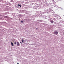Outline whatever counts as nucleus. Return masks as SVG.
Here are the masks:
<instances>
[{
	"label": "nucleus",
	"mask_w": 64,
	"mask_h": 64,
	"mask_svg": "<svg viewBox=\"0 0 64 64\" xmlns=\"http://www.w3.org/2000/svg\"><path fill=\"white\" fill-rule=\"evenodd\" d=\"M38 29V28H36V30H37Z\"/></svg>",
	"instance_id": "obj_10"
},
{
	"label": "nucleus",
	"mask_w": 64,
	"mask_h": 64,
	"mask_svg": "<svg viewBox=\"0 0 64 64\" xmlns=\"http://www.w3.org/2000/svg\"><path fill=\"white\" fill-rule=\"evenodd\" d=\"M18 6H20V7H21V5H19V4H18Z\"/></svg>",
	"instance_id": "obj_7"
},
{
	"label": "nucleus",
	"mask_w": 64,
	"mask_h": 64,
	"mask_svg": "<svg viewBox=\"0 0 64 64\" xmlns=\"http://www.w3.org/2000/svg\"><path fill=\"white\" fill-rule=\"evenodd\" d=\"M14 44H15V45H16V44H17V42H14Z\"/></svg>",
	"instance_id": "obj_6"
},
{
	"label": "nucleus",
	"mask_w": 64,
	"mask_h": 64,
	"mask_svg": "<svg viewBox=\"0 0 64 64\" xmlns=\"http://www.w3.org/2000/svg\"><path fill=\"white\" fill-rule=\"evenodd\" d=\"M54 34L55 35H57V34H58V32H57V31L56 30L54 31Z\"/></svg>",
	"instance_id": "obj_1"
},
{
	"label": "nucleus",
	"mask_w": 64,
	"mask_h": 64,
	"mask_svg": "<svg viewBox=\"0 0 64 64\" xmlns=\"http://www.w3.org/2000/svg\"><path fill=\"white\" fill-rule=\"evenodd\" d=\"M20 43H21V44H22V42H20Z\"/></svg>",
	"instance_id": "obj_9"
},
{
	"label": "nucleus",
	"mask_w": 64,
	"mask_h": 64,
	"mask_svg": "<svg viewBox=\"0 0 64 64\" xmlns=\"http://www.w3.org/2000/svg\"><path fill=\"white\" fill-rule=\"evenodd\" d=\"M22 43H24V40H23V39H22Z\"/></svg>",
	"instance_id": "obj_5"
},
{
	"label": "nucleus",
	"mask_w": 64,
	"mask_h": 64,
	"mask_svg": "<svg viewBox=\"0 0 64 64\" xmlns=\"http://www.w3.org/2000/svg\"><path fill=\"white\" fill-rule=\"evenodd\" d=\"M17 46H20V44L19 42H17Z\"/></svg>",
	"instance_id": "obj_2"
},
{
	"label": "nucleus",
	"mask_w": 64,
	"mask_h": 64,
	"mask_svg": "<svg viewBox=\"0 0 64 64\" xmlns=\"http://www.w3.org/2000/svg\"><path fill=\"white\" fill-rule=\"evenodd\" d=\"M50 22H51V23L52 24H53V22H54V21H53V20H52L51 21H50Z\"/></svg>",
	"instance_id": "obj_3"
},
{
	"label": "nucleus",
	"mask_w": 64,
	"mask_h": 64,
	"mask_svg": "<svg viewBox=\"0 0 64 64\" xmlns=\"http://www.w3.org/2000/svg\"><path fill=\"white\" fill-rule=\"evenodd\" d=\"M21 22H23V21H21Z\"/></svg>",
	"instance_id": "obj_8"
},
{
	"label": "nucleus",
	"mask_w": 64,
	"mask_h": 64,
	"mask_svg": "<svg viewBox=\"0 0 64 64\" xmlns=\"http://www.w3.org/2000/svg\"><path fill=\"white\" fill-rule=\"evenodd\" d=\"M11 44L12 46H14V44H13V43L12 42H11Z\"/></svg>",
	"instance_id": "obj_4"
},
{
	"label": "nucleus",
	"mask_w": 64,
	"mask_h": 64,
	"mask_svg": "<svg viewBox=\"0 0 64 64\" xmlns=\"http://www.w3.org/2000/svg\"><path fill=\"white\" fill-rule=\"evenodd\" d=\"M17 64H19V63H18Z\"/></svg>",
	"instance_id": "obj_11"
}]
</instances>
